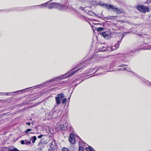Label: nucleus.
Listing matches in <instances>:
<instances>
[{
  "label": "nucleus",
  "instance_id": "obj_1",
  "mask_svg": "<svg viewBox=\"0 0 151 151\" xmlns=\"http://www.w3.org/2000/svg\"><path fill=\"white\" fill-rule=\"evenodd\" d=\"M121 42L119 41H118V43L115 44L114 46H112V47H103L102 48H100L99 51H103L105 50H107L108 51H111L115 50L116 49L119 47Z\"/></svg>",
  "mask_w": 151,
  "mask_h": 151
},
{
  "label": "nucleus",
  "instance_id": "obj_2",
  "mask_svg": "<svg viewBox=\"0 0 151 151\" xmlns=\"http://www.w3.org/2000/svg\"><path fill=\"white\" fill-rule=\"evenodd\" d=\"M108 9H112L114 12H116L117 14L124 13V11L122 9L120 8L118 9L115 7L114 5H109V6Z\"/></svg>",
  "mask_w": 151,
  "mask_h": 151
},
{
  "label": "nucleus",
  "instance_id": "obj_3",
  "mask_svg": "<svg viewBox=\"0 0 151 151\" xmlns=\"http://www.w3.org/2000/svg\"><path fill=\"white\" fill-rule=\"evenodd\" d=\"M137 8L138 11L142 12L145 13L149 12V8L142 5H138Z\"/></svg>",
  "mask_w": 151,
  "mask_h": 151
},
{
  "label": "nucleus",
  "instance_id": "obj_4",
  "mask_svg": "<svg viewBox=\"0 0 151 151\" xmlns=\"http://www.w3.org/2000/svg\"><path fill=\"white\" fill-rule=\"evenodd\" d=\"M102 36L107 39H110L111 37V32L109 30H107L106 32H102L101 33Z\"/></svg>",
  "mask_w": 151,
  "mask_h": 151
},
{
  "label": "nucleus",
  "instance_id": "obj_5",
  "mask_svg": "<svg viewBox=\"0 0 151 151\" xmlns=\"http://www.w3.org/2000/svg\"><path fill=\"white\" fill-rule=\"evenodd\" d=\"M64 95L63 93H60L57 95L55 97V100L57 104H59L61 103V100L64 98Z\"/></svg>",
  "mask_w": 151,
  "mask_h": 151
},
{
  "label": "nucleus",
  "instance_id": "obj_6",
  "mask_svg": "<svg viewBox=\"0 0 151 151\" xmlns=\"http://www.w3.org/2000/svg\"><path fill=\"white\" fill-rule=\"evenodd\" d=\"M55 8L59 10H64L67 8L68 6L63 5L59 3H55Z\"/></svg>",
  "mask_w": 151,
  "mask_h": 151
},
{
  "label": "nucleus",
  "instance_id": "obj_7",
  "mask_svg": "<svg viewBox=\"0 0 151 151\" xmlns=\"http://www.w3.org/2000/svg\"><path fill=\"white\" fill-rule=\"evenodd\" d=\"M48 146L50 147V150H52L53 151H55L56 148V146L55 142L53 141H51L49 142Z\"/></svg>",
  "mask_w": 151,
  "mask_h": 151
},
{
  "label": "nucleus",
  "instance_id": "obj_8",
  "mask_svg": "<svg viewBox=\"0 0 151 151\" xmlns=\"http://www.w3.org/2000/svg\"><path fill=\"white\" fill-rule=\"evenodd\" d=\"M69 142L72 144H74L75 142V140L73 137V135L72 134H70L69 139Z\"/></svg>",
  "mask_w": 151,
  "mask_h": 151
},
{
  "label": "nucleus",
  "instance_id": "obj_9",
  "mask_svg": "<svg viewBox=\"0 0 151 151\" xmlns=\"http://www.w3.org/2000/svg\"><path fill=\"white\" fill-rule=\"evenodd\" d=\"M55 3H50L49 4L48 6L47 5V7H48V8L49 9L55 8Z\"/></svg>",
  "mask_w": 151,
  "mask_h": 151
},
{
  "label": "nucleus",
  "instance_id": "obj_10",
  "mask_svg": "<svg viewBox=\"0 0 151 151\" xmlns=\"http://www.w3.org/2000/svg\"><path fill=\"white\" fill-rule=\"evenodd\" d=\"M99 4L100 6H103L105 8L108 9L109 6L108 4H105L103 3V2H100L99 3Z\"/></svg>",
  "mask_w": 151,
  "mask_h": 151
},
{
  "label": "nucleus",
  "instance_id": "obj_11",
  "mask_svg": "<svg viewBox=\"0 0 151 151\" xmlns=\"http://www.w3.org/2000/svg\"><path fill=\"white\" fill-rule=\"evenodd\" d=\"M81 68H79V69H78L76 70L75 71H74V72H73L72 73H70V74H69L68 76H67L66 77H65V78H68V77L73 75H74V74H75L76 72H77V71H78V70H79L80 69H81Z\"/></svg>",
  "mask_w": 151,
  "mask_h": 151
},
{
  "label": "nucleus",
  "instance_id": "obj_12",
  "mask_svg": "<svg viewBox=\"0 0 151 151\" xmlns=\"http://www.w3.org/2000/svg\"><path fill=\"white\" fill-rule=\"evenodd\" d=\"M65 78H63V77H57V78H55L51 79L49 81H47V82H51L55 81L58 78H59L60 79H64Z\"/></svg>",
  "mask_w": 151,
  "mask_h": 151
},
{
  "label": "nucleus",
  "instance_id": "obj_13",
  "mask_svg": "<svg viewBox=\"0 0 151 151\" xmlns=\"http://www.w3.org/2000/svg\"><path fill=\"white\" fill-rule=\"evenodd\" d=\"M30 139L32 141V142L33 143H34L37 139V138L35 136H32L30 138Z\"/></svg>",
  "mask_w": 151,
  "mask_h": 151
},
{
  "label": "nucleus",
  "instance_id": "obj_14",
  "mask_svg": "<svg viewBox=\"0 0 151 151\" xmlns=\"http://www.w3.org/2000/svg\"><path fill=\"white\" fill-rule=\"evenodd\" d=\"M47 3H48V2H46L44 4H42L38 5V6H39L40 8H43L44 7H47Z\"/></svg>",
  "mask_w": 151,
  "mask_h": 151
},
{
  "label": "nucleus",
  "instance_id": "obj_15",
  "mask_svg": "<svg viewBox=\"0 0 151 151\" xmlns=\"http://www.w3.org/2000/svg\"><path fill=\"white\" fill-rule=\"evenodd\" d=\"M130 68L129 67H126V68H122V70H126L128 71H131V72H132L133 74H134V75H135V74H134V73L132 72V71H130L129 70L130 69Z\"/></svg>",
  "mask_w": 151,
  "mask_h": 151
},
{
  "label": "nucleus",
  "instance_id": "obj_16",
  "mask_svg": "<svg viewBox=\"0 0 151 151\" xmlns=\"http://www.w3.org/2000/svg\"><path fill=\"white\" fill-rule=\"evenodd\" d=\"M64 128V126L63 124L60 125L58 127V129L59 130H63Z\"/></svg>",
  "mask_w": 151,
  "mask_h": 151
},
{
  "label": "nucleus",
  "instance_id": "obj_17",
  "mask_svg": "<svg viewBox=\"0 0 151 151\" xmlns=\"http://www.w3.org/2000/svg\"><path fill=\"white\" fill-rule=\"evenodd\" d=\"M25 144L27 145H29L31 143V141L28 139L25 140Z\"/></svg>",
  "mask_w": 151,
  "mask_h": 151
},
{
  "label": "nucleus",
  "instance_id": "obj_18",
  "mask_svg": "<svg viewBox=\"0 0 151 151\" xmlns=\"http://www.w3.org/2000/svg\"><path fill=\"white\" fill-rule=\"evenodd\" d=\"M86 150L87 151H95L93 148L90 147H86Z\"/></svg>",
  "mask_w": 151,
  "mask_h": 151
},
{
  "label": "nucleus",
  "instance_id": "obj_19",
  "mask_svg": "<svg viewBox=\"0 0 151 151\" xmlns=\"http://www.w3.org/2000/svg\"><path fill=\"white\" fill-rule=\"evenodd\" d=\"M32 129H28L26 130L24 132V134H27L28 133V132H30L32 130Z\"/></svg>",
  "mask_w": 151,
  "mask_h": 151
},
{
  "label": "nucleus",
  "instance_id": "obj_20",
  "mask_svg": "<svg viewBox=\"0 0 151 151\" xmlns=\"http://www.w3.org/2000/svg\"><path fill=\"white\" fill-rule=\"evenodd\" d=\"M144 82L147 85H150L151 86V83L149 81H148L145 80H144Z\"/></svg>",
  "mask_w": 151,
  "mask_h": 151
},
{
  "label": "nucleus",
  "instance_id": "obj_21",
  "mask_svg": "<svg viewBox=\"0 0 151 151\" xmlns=\"http://www.w3.org/2000/svg\"><path fill=\"white\" fill-rule=\"evenodd\" d=\"M62 103L63 104H64L65 102L66 101L67 99L65 98H63L62 99Z\"/></svg>",
  "mask_w": 151,
  "mask_h": 151
},
{
  "label": "nucleus",
  "instance_id": "obj_22",
  "mask_svg": "<svg viewBox=\"0 0 151 151\" xmlns=\"http://www.w3.org/2000/svg\"><path fill=\"white\" fill-rule=\"evenodd\" d=\"M104 30V28L103 27H99L97 28V30L99 32H100Z\"/></svg>",
  "mask_w": 151,
  "mask_h": 151
},
{
  "label": "nucleus",
  "instance_id": "obj_23",
  "mask_svg": "<svg viewBox=\"0 0 151 151\" xmlns=\"http://www.w3.org/2000/svg\"><path fill=\"white\" fill-rule=\"evenodd\" d=\"M62 151H69V150L65 147H63L62 150Z\"/></svg>",
  "mask_w": 151,
  "mask_h": 151
},
{
  "label": "nucleus",
  "instance_id": "obj_24",
  "mask_svg": "<svg viewBox=\"0 0 151 151\" xmlns=\"http://www.w3.org/2000/svg\"><path fill=\"white\" fill-rule=\"evenodd\" d=\"M9 151H19V150L16 148H14L13 149H10Z\"/></svg>",
  "mask_w": 151,
  "mask_h": 151
},
{
  "label": "nucleus",
  "instance_id": "obj_25",
  "mask_svg": "<svg viewBox=\"0 0 151 151\" xmlns=\"http://www.w3.org/2000/svg\"><path fill=\"white\" fill-rule=\"evenodd\" d=\"M83 148L81 146H79V151H83Z\"/></svg>",
  "mask_w": 151,
  "mask_h": 151
},
{
  "label": "nucleus",
  "instance_id": "obj_26",
  "mask_svg": "<svg viewBox=\"0 0 151 151\" xmlns=\"http://www.w3.org/2000/svg\"><path fill=\"white\" fill-rule=\"evenodd\" d=\"M21 144L22 145H24L25 144V140H22L21 141Z\"/></svg>",
  "mask_w": 151,
  "mask_h": 151
},
{
  "label": "nucleus",
  "instance_id": "obj_27",
  "mask_svg": "<svg viewBox=\"0 0 151 151\" xmlns=\"http://www.w3.org/2000/svg\"><path fill=\"white\" fill-rule=\"evenodd\" d=\"M126 65H125V64L121 65H119V67H124L125 66H126Z\"/></svg>",
  "mask_w": 151,
  "mask_h": 151
},
{
  "label": "nucleus",
  "instance_id": "obj_28",
  "mask_svg": "<svg viewBox=\"0 0 151 151\" xmlns=\"http://www.w3.org/2000/svg\"><path fill=\"white\" fill-rule=\"evenodd\" d=\"M89 14L92 16H97V15L94 13H92V14Z\"/></svg>",
  "mask_w": 151,
  "mask_h": 151
},
{
  "label": "nucleus",
  "instance_id": "obj_29",
  "mask_svg": "<svg viewBox=\"0 0 151 151\" xmlns=\"http://www.w3.org/2000/svg\"><path fill=\"white\" fill-rule=\"evenodd\" d=\"M149 3H151V0H147V2H146L145 3L148 4Z\"/></svg>",
  "mask_w": 151,
  "mask_h": 151
},
{
  "label": "nucleus",
  "instance_id": "obj_30",
  "mask_svg": "<svg viewBox=\"0 0 151 151\" xmlns=\"http://www.w3.org/2000/svg\"><path fill=\"white\" fill-rule=\"evenodd\" d=\"M43 136L42 135H39L38 136V137L39 138H41L42 137V136Z\"/></svg>",
  "mask_w": 151,
  "mask_h": 151
},
{
  "label": "nucleus",
  "instance_id": "obj_31",
  "mask_svg": "<svg viewBox=\"0 0 151 151\" xmlns=\"http://www.w3.org/2000/svg\"><path fill=\"white\" fill-rule=\"evenodd\" d=\"M26 124L29 126L31 124V123L30 122H27L26 123Z\"/></svg>",
  "mask_w": 151,
  "mask_h": 151
},
{
  "label": "nucleus",
  "instance_id": "obj_32",
  "mask_svg": "<svg viewBox=\"0 0 151 151\" xmlns=\"http://www.w3.org/2000/svg\"><path fill=\"white\" fill-rule=\"evenodd\" d=\"M80 8H81V9H83V7H80Z\"/></svg>",
  "mask_w": 151,
  "mask_h": 151
},
{
  "label": "nucleus",
  "instance_id": "obj_33",
  "mask_svg": "<svg viewBox=\"0 0 151 151\" xmlns=\"http://www.w3.org/2000/svg\"><path fill=\"white\" fill-rule=\"evenodd\" d=\"M120 69H119V70H120Z\"/></svg>",
  "mask_w": 151,
  "mask_h": 151
}]
</instances>
